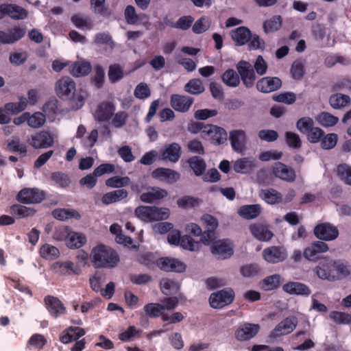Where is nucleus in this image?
I'll return each instance as SVG.
<instances>
[{"mask_svg":"<svg viewBox=\"0 0 351 351\" xmlns=\"http://www.w3.org/2000/svg\"><path fill=\"white\" fill-rule=\"evenodd\" d=\"M40 256L48 260H53L60 255L59 250L55 246L49 244H44L40 249Z\"/></svg>","mask_w":351,"mask_h":351,"instance_id":"3c124183","label":"nucleus"},{"mask_svg":"<svg viewBox=\"0 0 351 351\" xmlns=\"http://www.w3.org/2000/svg\"><path fill=\"white\" fill-rule=\"evenodd\" d=\"M329 104L334 109H342L350 104V97L341 93L332 94L329 97Z\"/></svg>","mask_w":351,"mask_h":351,"instance_id":"c9c22d12","label":"nucleus"},{"mask_svg":"<svg viewBox=\"0 0 351 351\" xmlns=\"http://www.w3.org/2000/svg\"><path fill=\"white\" fill-rule=\"evenodd\" d=\"M285 135L286 143L289 147L295 149L301 148L302 141L298 134L293 132H286Z\"/></svg>","mask_w":351,"mask_h":351,"instance_id":"6e6d98bb","label":"nucleus"},{"mask_svg":"<svg viewBox=\"0 0 351 351\" xmlns=\"http://www.w3.org/2000/svg\"><path fill=\"white\" fill-rule=\"evenodd\" d=\"M234 298V293L231 289H224L213 293L209 298L213 308H220L231 304Z\"/></svg>","mask_w":351,"mask_h":351,"instance_id":"423d86ee","label":"nucleus"},{"mask_svg":"<svg viewBox=\"0 0 351 351\" xmlns=\"http://www.w3.org/2000/svg\"><path fill=\"white\" fill-rule=\"evenodd\" d=\"M90 5L95 14L106 18H109L112 15V12L105 5V0H90Z\"/></svg>","mask_w":351,"mask_h":351,"instance_id":"79ce46f5","label":"nucleus"},{"mask_svg":"<svg viewBox=\"0 0 351 351\" xmlns=\"http://www.w3.org/2000/svg\"><path fill=\"white\" fill-rule=\"evenodd\" d=\"M201 202L200 199L189 195H185L177 200L178 207L183 209L193 208L198 206Z\"/></svg>","mask_w":351,"mask_h":351,"instance_id":"de8ad7c7","label":"nucleus"},{"mask_svg":"<svg viewBox=\"0 0 351 351\" xmlns=\"http://www.w3.org/2000/svg\"><path fill=\"white\" fill-rule=\"evenodd\" d=\"M337 173L347 184L351 185V167L346 164L337 167Z\"/></svg>","mask_w":351,"mask_h":351,"instance_id":"774afa93","label":"nucleus"},{"mask_svg":"<svg viewBox=\"0 0 351 351\" xmlns=\"http://www.w3.org/2000/svg\"><path fill=\"white\" fill-rule=\"evenodd\" d=\"M157 266L161 269L167 272H182L185 270V265L178 259L162 257L156 261Z\"/></svg>","mask_w":351,"mask_h":351,"instance_id":"a211bd4d","label":"nucleus"},{"mask_svg":"<svg viewBox=\"0 0 351 351\" xmlns=\"http://www.w3.org/2000/svg\"><path fill=\"white\" fill-rule=\"evenodd\" d=\"M338 140L337 135L334 133L324 135L320 143L322 149H332L337 144Z\"/></svg>","mask_w":351,"mask_h":351,"instance_id":"338daca9","label":"nucleus"},{"mask_svg":"<svg viewBox=\"0 0 351 351\" xmlns=\"http://www.w3.org/2000/svg\"><path fill=\"white\" fill-rule=\"evenodd\" d=\"M91 69V64L88 62H75L70 67V73L79 77L88 75Z\"/></svg>","mask_w":351,"mask_h":351,"instance_id":"4c0bfd02","label":"nucleus"},{"mask_svg":"<svg viewBox=\"0 0 351 351\" xmlns=\"http://www.w3.org/2000/svg\"><path fill=\"white\" fill-rule=\"evenodd\" d=\"M314 234L319 239L331 241L337 238L339 230L337 227L328 223H324L315 227Z\"/></svg>","mask_w":351,"mask_h":351,"instance_id":"2eb2a0df","label":"nucleus"},{"mask_svg":"<svg viewBox=\"0 0 351 351\" xmlns=\"http://www.w3.org/2000/svg\"><path fill=\"white\" fill-rule=\"evenodd\" d=\"M258 324H245L235 332V337L239 341H247L254 337L258 332Z\"/></svg>","mask_w":351,"mask_h":351,"instance_id":"cd10ccee","label":"nucleus"},{"mask_svg":"<svg viewBox=\"0 0 351 351\" xmlns=\"http://www.w3.org/2000/svg\"><path fill=\"white\" fill-rule=\"evenodd\" d=\"M27 105V99L24 97H19V102L8 103L5 106V110L12 114H18L24 110Z\"/></svg>","mask_w":351,"mask_h":351,"instance_id":"c03bdc74","label":"nucleus"},{"mask_svg":"<svg viewBox=\"0 0 351 351\" xmlns=\"http://www.w3.org/2000/svg\"><path fill=\"white\" fill-rule=\"evenodd\" d=\"M85 335V330L80 327H69L60 336V339L63 343H68L73 340L77 341Z\"/></svg>","mask_w":351,"mask_h":351,"instance_id":"72a5a7b5","label":"nucleus"},{"mask_svg":"<svg viewBox=\"0 0 351 351\" xmlns=\"http://www.w3.org/2000/svg\"><path fill=\"white\" fill-rule=\"evenodd\" d=\"M280 276L274 274L266 277L261 282V288L265 291H271L280 286Z\"/></svg>","mask_w":351,"mask_h":351,"instance_id":"a18cd8bd","label":"nucleus"},{"mask_svg":"<svg viewBox=\"0 0 351 351\" xmlns=\"http://www.w3.org/2000/svg\"><path fill=\"white\" fill-rule=\"evenodd\" d=\"M134 215L141 221L147 223L168 219L170 210L167 208L139 206L135 208Z\"/></svg>","mask_w":351,"mask_h":351,"instance_id":"20e7f679","label":"nucleus"},{"mask_svg":"<svg viewBox=\"0 0 351 351\" xmlns=\"http://www.w3.org/2000/svg\"><path fill=\"white\" fill-rule=\"evenodd\" d=\"M10 213L18 215L19 217H25L33 215L35 211L31 208L16 204L11 206Z\"/></svg>","mask_w":351,"mask_h":351,"instance_id":"e2e57ef3","label":"nucleus"},{"mask_svg":"<svg viewBox=\"0 0 351 351\" xmlns=\"http://www.w3.org/2000/svg\"><path fill=\"white\" fill-rule=\"evenodd\" d=\"M130 184V179L128 176H113L106 180V185L111 188H121Z\"/></svg>","mask_w":351,"mask_h":351,"instance_id":"864d4df0","label":"nucleus"},{"mask_svg":"<svg viewBox=\"0 0 351 351\" xmlns=\"http://www.w3.org/2000/svg\"><path fill=\"white\" fill-rule=\"evenodd\" d=\"M237 69L243 84L247 88L252 87L256 77L251 64L248 62L241 60L237 64Z\"/></svg>","mask_w":351,"mask_h":351,"instance_id":"9d476101","label":"nucleus"},{"mask_svg":"<svg viewBox=\"0 0 351 351\" xmlns=\"http://www.w3.org/2000/svg\"><path fill=\"white\" fill-rule=\"evenodd\" d=\"M54 90L60 99L72 101L73 106L77 109L82 106L85 96L75 93V82L69 77L58 80L55 83Z\"/></svg>","mask_w":351,"mask_h":351,"instance_id":"7ed1b4c3","label":"nucleus"},{"mask_svg":"<svg viewBox=\"0 0 351 351\" xmlns=\"http://www.w3.org/2000/svg\"><path fill=\"white\" fill-rule=\"evenodd\" d=\"M8 149L14 152H20L23 155L27 153V147L24 144H21L19 137L16 136H12V139L8 143Z\"/></svg>","mask_w":351,"mask_h":351,"instance_id":"13d9d810","label":"nucleus"},{"mask_svg":"<svg viewBox=\"0 0 351 351\" xmlns=\"http://www.w3.org/2000/svg\"><path fill=\"white\" fill-rule=\"evenodd\" d=\"M161 159L176 162L181 156V146L177 143L166 145L160 152Z\"/></svg>","mask_w":351,"mask_h":351,"instance_id":"393cba45","label":"nucleus"},{"mask_svg":"<svg viewBox=\"0 0 351 351\" xmlns=\"http://www.w3.org/2000/svg\"><path fill=\"white\" fill-rule=\"evenodd\" d=\"M317 122L324 127H332L339 121L338 117L329 112H322L316 118Z\"/></svg>","mask_w":351,"mask_h":351,"instance_id":"603ef678","label":"nucleus"},{"mask_svg":"<svg viewBox=\"0 0 351 351\" xmlns=\"http://www.w3.org/2000/svg\"><path fill=\"white\" fill-rule=\"evenodd\" d=\"M298 319L295 317H289L281 321L271 331L269 337H278L291 333L297 326Z\"/></svg>","mask_w":351,"mask_h":351,"instance_id":"ddd939ff","label":"nucleus"},{"mask_svg":"<svg viewBox=\"0 0 351 351\" xmlns=\"http://www.w3.org/2000/svg\"><path fill=\"white\" fill-rule=\"evenodd\" d=\"M282 86V81L276 77H263L257 82L256 88L262 93H271L279 89Z\"/></svg>","mask_w":351,"mask_h":351,"instance_id":"b1692460","label":"nucleus"},{"mask_svg":"<svg viewBox=\"0 0 351 351\" xmlns=\"http://www.w3.org/2000/svg\"><path fill=\"white\" fill-rule=\"evenodd\" d=\"M45 197L43 191L34 189H22L17 195V200L23 204L40 202Z\"/></svg>","mask_w":351,"mask_h":351,"instance_id":"6ab92c4d","label":"nucleus"},{"mask_svg":"<svg viewBox=\"0 0 351 351\" xmlns=\"http://www.w3.org/2000/svg\"><path fill=\"white\" fill-rule=\"evenodd\" d=\"M211 252L217 259H226L234 253L233 247L227 241L219 240L213 243Z\"/></svg>","mask_w":351,"mask_h":351,"instance_id":"dca6fc26","label":"nucleus"},{"mask_svg":"<svg viewBox=\"0 0 351 351\" xmlns=\"http://www.w3.org/2000/svg\"><path fill=\"white\" fill-rule=\"evenodd\" d=\"M160 288L162 293L166 295L176 294L179 289V284L170 278H164L160 281Z\"/></svg>","mask_w":351,"mask_h":351,"instance_id":"e433bc0d","label":"nucleus"},{"mask_svg":"<svg viewBox=\"0 0 351 351\" xmlns=\"http://www.w3.org/2000/svg\"><path fill=\"white\" fill-rule=\"evenodd\" d=\"M193 101L194 99L193 97L178 94H173L170 98L171 106L176 111L180 112H186L189 111L193 104Z\"/></svg>","mask_w":351,"mask_h":351,"instance_id":"412c9836","label":"nucleus"},{"mask_svg":"<svg viewBox=\"0 0 351 351\" xmlns=\"http://www.w3.org/2000/svg\"><path fill=\"white\" fill-rule=\"evenodd\" d=\"M167 195L168 192L165 189L159 187H152L149 189L147 192L141 195L140 199L143 202L151 204Z\"/></svg>","mask_w":351,"mask_h":351,"instance_id":"c85d7f7f","label":"nucleus"},{"mask_svg":"<svg viewBox=\"0 0 351 351\" xmlns=\"http://www.w3.org/2000/svg\"><path fill=\"white\" fill-rule=\"evenodd\" d=\"M261 213L262 208L259 204L244 205L241 206L238 210V214L247 220L258 217Z\"/></svg>","mask_w":351,"mask_h":351,"instance_id":"2f4dec72","label":"nucleus"},{"mask_svg":"<svg viewBox=\"0 0 351 351\" xmlns=\"http://www.w3.org/2000/svg\"><path fill=\"white\" fill-rule=\"evenodd\" d=\"M114 111L115 105L112 101H104L98 105L94 117L99 122L108 121L114 115Z\"/></svg>","mask_w":351,"mask_h":351,"instance_id":"4468645a","label":"nucleus"},{"mask_svg":"<svg viewBox=\"0 0 351 351\" xmlns=\"http://www.w3.org/2000/svg\"><path fill=\"white\" fill-rule=\"evenodd\" d=\"M72 23L80 29H90L93 27L92 21L88 18L82 17L80 15H74L71 17Z\"/></svg>","mask_w":351,"mask_h":351,"instance_id":"4d7b16f0","label":"nucleus"},{"mask_svg":"<svg viewBox=\"0 0 351 351\" xmlns=\"http://www.w3.org/2000/svg\"><path fill=\"white\" fill-rule=\"evenodd\" d=\"M282 26L280 16H274L263 23V27L265 33L269 34L278 30Z\"/></svg>","mask_w":351,"mask_h":351,"instance_id":"37998d69","label":"nucleus"},{"mask_svg":"<svg viewBox=\"0 0 351 351\" xmlns=\"http://www.w3.org/2000/svg\"><path fill=\"white\" fill-rule=\"evenodd\" d=\"M257 167L256 159L251 157L241 158L234 162L232 168L238 173H251Z\"/></svg>","mask_w":351,"mask_h":351,"instance_id":"4be33fe9","label":"nucleus"},{"mask_svg":"<svg viewBox=\"0 0 351 351\" xmlns=\"http://www.w3.org/2000/svg\"><path fill=\"white\" fill-rule=\"evenodd\" d=\"M330 317L337 324H351V314L339 311H332L330 314Z\"/></svg>","mask_w":351,"mask_h":351,"instance_id":"052dcab7","label":"nucleus"},{"mask_svg":"<svg viewBox=\"0 0 351 351\" xmlns=\"http://www.w3.org/2000/svg\"><path fill=\"white\" fill-rule=\"evenodd\" d=\"M314 271L319 278L331 281L345 278L350 274L348 266L341 261L325 260Z\"/></svg>","mask_w":351,"mask_h":351,"instance_id":"f03ea898","label":"nucleus"},{"mask_svg":"<svg viewBox=\"0 0 351 351\" xmlns=\"http://www.w3.org/2000/svg\"><path fill=\"white\" fill-rule=\"evenodd\" d=\"M260 197L269 204H276L282 202V194L274 189H261Z\"/></svg>","mask_w":351,"mask_h":351,"instance_id":"473e14b6","label":"nucleus"},{"mask_svg":"<svg viewBox=\"0 0 351 351\" xmlns=\"http://www.w3.org/2000/svg\"><path fill=\"white\" fill-rule=\"evenodd\" d=\"M282 290L290 295H309L311 289L305 284L299 282H288L282 286Z\"/></svg>","mask_w":351,"mask_h":351,"instance_id":"7c9ffc66","label":"nucleus"},{"mask_svg":"<svg viewBox=\"0 0 351 351\" xmlns=\"http://www.w3.org/2000/svg\"><path fill=\"white\" fill-rule=\"evenodd\" d=\"M263 259L269 263L276 264L283 262L287 258L286 248L282 245H272L263 250Z\"/></svg>","mask_w":351,"mask_h":351,"instance_id":"0eeeda50","label":"nucleus"},{"mask_svg":"<svg viewBox=\"0 0 351 351\" xmlns=\"http://www.w3.org/2000/svg\"><path fill=\"white\" fill-rule=\"evenodd\" d=\"M291 73L295 80H300L304 73V64L301 60L294 61L291 67Z\"/></svg>","mask_w":351,"mask_h":351,"instance_id":"69168bd1","label":"nucleus"},{"mask_svg":"<svg viewBox=\"0 0 351 351\" xmlns=\"http://www.w3.org/2000/svg\"><path fill=\"white\" fill-rule=\"evenodd\" d=\"M271 172L275 177L288 182L295 180V170L281 162H276L271 166Z\"/></svg>","mask_w":351,"mask_h":351,"instance_id":"f8f14e48","label":"nucleus"},{"mask_svg":"<svg viewBox=\"0 0 351 351\" xmlns=\"http://www.w3.org/2000/svg\"><path fill=\"white\" fill-rule=\"evenodd\" d=\"M143 308L147 317H158L161 316L162 319V315H165L160 303H149Z\"/></svg>","mask_w":351,"mask_h":351,"instance_id":"8fccbe9b","label":"nucleus"},{"mask_svg":"<svg viewBox=\"0 0 351 351\" xmlns=\"http://www.w3.org/2000/svg\"><path fill=\"white\" fill-rule=\"evenodd\" d=\"M184 90L191 95H197L204 92L205 88L200 79L190 80L184 87Z\"/></svg>","mask_w":351,"mask_h":351,"instance_id":"ea45409f","label":"nucleus"},{"mask_svg":"<svg viewBox=\"0 0 351 351\" xmlns=\"http://www.w3.org/2000/svg\"><path fill=\"white\" fill-rule=\"evenodd\" d=\"M188 162L190 167L193 170L194 173L197 176H201L206 169L204 160L198 156L190 158Z\"/></svg>","mask_w":351,"mask_h":351,"instance_id":"09e8293b","label":"nucleus"},{"mask_svg":"<svg viewBox=\"0 0 351 351\" xmlns=\"http://www.w3.org/2000/svg\"><path fill=\"white\" fill-rule=\"evenodd\" d=\"M27 11L16 4L4 3L0 5V19L8 16L14 20H23L27 17Z\"/></svg>","mask_w":351,"mask_h":351,"instance_id":"1a4fd4ad","label":"nucleus"},{"mask_svg":"<svg viewBox=\"0 0 351 351\" xmlns=\"http://www.w3.org/2000/svg\"><path fill=\"white\" fill-rule=\"evenodd\" d=\"M180 245L186 250L190 251H197L200 247V244L198 241H195L190 236L184 235L181 237Z\"/></svg>","mask_w":351,"mask_h":351,"instance_id":"bf43d9fd","label":"nucleus"},{"mask_svg":"<svg viewBox=\"0 0 351 351\" xmlns=\"http://www.w3.org/2000/svg\"><path fill=\"white\" fill-rule=\"evenodd\" d=\"M222 81L228 86L236 87L240 84L239 75L233 69H228L222 76Z\"/></svg>","mask_w":351,"mask_h":351,"instance_id":"49530a36","label":"nucleus"},{"mask_svg":"<svg viewBox=\"0 0 351 351\" xmlns=\"http://www.w3.org/2000/svg\"><path fill=\"white\" fill-rule=\"evenodd\" d=\"M28 125L33 128H38L45 123V116L42 112H35L32 115L27 117Z\"/></svg>","mask_w":351,"mask_h":351,"instance_id":"5fc2aeb1","label":"nucleus"},{"mask_svg":"<svg viewBox=\"0 0 351 351\" xmlns=\"http://www.w3.org/2000/svg\"><path fill=\"white\" fill-rule=\"evenodd\" d=\"M198 125L199 124H197V128L202 130V132L206 135L213 143L221 145L227 141L228 134L223 128L214 125H206L202 128Z\"/></svg>","mask_w":351,"mask_h":351,"instance_id":"6e6552de","label":"nucleus"},{"mask_svg":"<svg viewBox=\"0 0 351 351\" xmlns=\"http://www.w3.org/2000/svg\"><path fill=\"white\" fill-rule=\"evenodd\" d=\"M128 195L127 190L121 189L104 194L101 201L104 204H110L125 199Z\"/></svg>","mask_w":351,"mask_h":351,"instance_id":"f704fd0d","label":"nucleus"},{"mask_svg":"<svg viewBox=\"0 0 351 351\" xmlns=\"http://www.w3.org/2000/svg\"><path fill=\"white\" fill-rule=\"evenodd\" d=\"M25 34V29L19 26H15L8 32L0 30V44L11 45L21 39Z\"/></svg>","mask_w":351,"mask_h":351,"instance_id":"aec40b11","label":"nucleus"},{"mask_svg":"<svg viewBox=\"0 0 351 351\" xmlns=\"http://www.w3.org/2000/svg\"><path fill=\"white\" fill-rule=\"evenodd\" d=\"M314 127V121L310 117H302L296 123L297 129L302 134H306Z\"/></svg>","mask_w":351,"mask_h":351,"instance_id":"680f3d73","label":"nucleus"},{"mask_svg":"<svg viewBox=\"0 0 351 351\" xmlns=\"http://www.w3.org/2000/svg\"><path fill=\"white\" fill-rule=\"evenodd\" d=\"M229 139L234 152L243 153L247 149V136L243 130H233L229 133Z\"/></svg>","mask_w":351,"mask_h":351,"instance_id":"9b49d317","label":"nucleus"},{"mask_svg":"<svg viewBox=\"0 0 351 351\" xmlns=\"http://www.w3.org/2000/svg\"><path fill=\"white\" fill-rule=\"evenodd\" d=\"M249 230L253 237L261 241H269L274 236L269 227L265 223H254L250 225Z\"/></svg>","mask_w":351,"mask_h":351,"instance_id":"f3484780","label":"nucleus"},{"mask_svg":"<svg viewBox=\"0 0 351 351\" xmlns=\"http://www.w3.org/2000/svg\"><path fill=\"white\" fill-rule=\"evenodd\" d=\"M51 270L53 273L66 276L71 274L79 275L81 273V269L75 267L73 262L67 261L64 262H56L51 265Z\"/></svg>","mask_w":351,"mask_h":351,"instance_id":"5701e85b","label":"nucleus"},{"mask_svg":"<svg viewBox=\"0 0 351 351\" xmlns=\"http://www.w3.org/2000/svg\"><path fill=\"white\" fill-rule=\"evenodd\" d=\"M45 304L51 315L56 317L65 313V307L56 297L52 295L46 296L45 298Z\"/></svg>","mask_w":351,"mask_h":351,"instance_id":"c756f323","label":"nucleus"},{"mask_svg":"<svg viewBox=\"0 0 351 351\" xmlns=\"http://www.w3.org/2000/svg\"><path fill=\"white\" fill-rule=\"evenodd\" d=\"M90 260L96 269L113 268L119 262V256L111 247L100 244L92 249Z\"/></svg>","mask_w":351,"mask_h":351,"instance_id":"f257e3e1","label":"nucleus"},{"mask_svg":"<svg viewBox=\"0 0 351 351\" xmlns=\"http://www.w3.org/2000/svg\"><path fill=\"white\" fill-rule=\"evenodd\" d=\"M52 215L54 218L61 221H64L72 218L80 219L81 217L80 214L77 210L66 208L55 209L52 212Z\"/></svg>","mask_w":351,"mask_h":351,"instance_id":"58836bf2","label":"nucleus"},{"mask_svg":"<svg viewBox=\"0 0 351 351\" xmlns=\"http://www.w3.org/2000/svg\"><path fill=\"white\" fill-rule=\"evenodd\" d=\"M86 242V237L80 233L70 231L66 244L69 248H80Z\"/></svg>","mask_w":351,"mask_h":351,"instance_id":"a19ab883","label":"nucleus"},{"mask_svg":"<svg viewBox=\"0 0 351 351\" xmlns=\"http://www.w3.org/2000/svg\"><path fill=\"white\" fill-rule=\"evenodd\" d=\"M230 34L237 46H242L247 44L252 37L251 31L244 26L232 29Z\"/></svg>","mask_w":351,"mask_h":351,"instance_id":"bb28decb","label":"nucleus"},{"mask_svg":"<svg viewBox=\"0 0 351 351\" xmlns=\"http://www.w3.org/2000/svg\"><path fill=\"white\" fill-rule=\"evenodd\" d=\"M152 176L154 178L159 179L167 183H174L177 182L180 175L178 172L168 168L159 167L152 172Z\"/></svg>","mask_w":351,"mask_h":351,"instance_id":"a878e982","label":"nucleus"},{"mask_svg":"<svg viewBox=\"0 0 351 351\" xmlns=\"http://www.w3.org/2000/svg\"><path fill=\"white\" fill-rule=\"evenodd\" d=\"M134 95L139 99H145L151 95V90L147 84L139 83L135 88Z\"/></svg>","mask_w":351,"mask_h":351,"instance_id":"0e129e2a","label":"nucleus"},{"mask_svg":"<svg viewBox=\"0 0 351 351\" xmlns=\"http://www.w3.org/2000/svg\"><path fill=\"white\" fill-rule=\"evenodd\" d=\"M27 142L34 149H45L53 145L54 138L49 132L42 130L31 135Z\"/></svg>","mask_w":351,"mask_h":351,"instance_id":"39448f33","label":"nucleus"}]
</instances>
